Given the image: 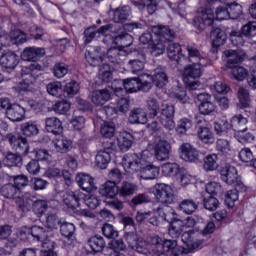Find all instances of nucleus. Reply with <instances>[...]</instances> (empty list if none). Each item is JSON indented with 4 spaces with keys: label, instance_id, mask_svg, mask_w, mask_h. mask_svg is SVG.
<instances>
[{
    "label": "nucleus",
    "instance_id": "f257e3e1",
    "mask_svg": "<svg viewBox=\"0 0 256 256\" xmlns=\"http://www.w3.org/2000/svg\"><path fill=\"white\" fill-rule=\"evenodd\" d=\"M97 35H102L104 37L103 43H111L112 46L107 50L106 54H99L98 56L87 50L85 58L88 63L92 65L91 61H94V63H102V65H107L108 63L121 65L122 61H125V58L129 55L127 48L133 45V36L123 33L121 30L113 32V25L108 24L101 26L98 30L96 27L87 28L84 31L85 43H90Z\"/></svg>",
    "mask_w": 256,
    "mask_h": 256
},
{
    "label": "nucleus",
    "instance_id": "f03ea898",
    "mask_svg": "<svg viewBox=\"0 0 256 256\" xmlns=\"http://www.w3.org/2000/svg\"><path fill=\"white\" fill-rule=\"evenodd\" d=\"M126 173H140L142 179L153 181L159 177L160 169L153 164V154L144 150L140 154H126L122 159Z\"/></svg>",
    "mask_w": 256,
    "mask_h": 256
},
{
    "label": "nucleus",
    "instance_id": "7ed1b4c3",
    "mask_svg": "<svg viewBox=\"0 0 256 256\" xmlns=\"http://www.w3.org/2000/svg\"><path fill=\"white\" fill-rule=\"evenodd\" d=\"M133 249H135L137 253H142V255H147V253L152 252L156 256L165 255V253H172L174 256H179L185 253V249L177 245L176 240L163 241L159 236H152L150 243L138 241L133 246Z\"/></svg>",
    "mask_w": 256,
    "mask_h": 256
},
{
    "label": "nucleus",
    "instance_id": "20e7f679",
    "mask_svg": "<svg viewBox=\"0 0 256 256\" xmlns=\"http://www.w3.org/2000/svg\"><path fill=\"white\" fill-rule=\"evenodd\" d=\"M151 31L156 40L153 39L151 32H145L140 36L139 41L143 45H149L152 49L151 54L154 57H159V55L165 53V43L175 39V31L164 25L152 26Z\"/></svg>",
    "mask_w": 256,
    "mask_h": 256
},
{
    "label": "nucleus",
    "instance_id": "39448f33",
    "mask_svg": "<svg viewBox=\"0 0 256 256\" xmlns=\"http://www.w3.org/2000/svg\"><path fill=\"white\" fill-rule=\"evenodd\" d=\"M27 41V34L13 26L10 34L5 33L0 29V65H17L19 63V56L17 54L4 50V47L9 45H22Z\"/></svg>",
    "mask_w": 256,
    "mask_h": 256
},
{
    "label": "nucleus",
    "instance_id": "423d86ee",
    "mask_svg": "<svg viewBox=\"0 0 256 256\" xmlns=\"http://www.w3.org/2000/svg\"><path fill=\"white\" fill-rule=\"evenodd\" d=\"M215 19L216 21H227L231 19L229 6H219L215 13H213V9L211 8L198 11L197 15L193 19V25L199 31H204V29H207V27H211V25H213V21H215Z\"/></svg>",
    "mask_w": 256,
    "mask_h": 256
},
{
    "label": "nucleus",
    "instance_id": "0eeeda50",
    "mask_svg": "<svg viewBox=\"0 0 256 256\" xmlns=\"http://www.w3.org/2000/svg\"><path fill=\"white\" fill-rule=\"evenodd\" d=\"M33 237L37 241H41L42 250L40 252L41 256H57L55 251V243L47 238V232L41 226H32L31 228L24 227L20 230V239L25 241Z\"/></svg>",
    "mask_w": 256,
    "mask_h": 256
},
{
    "label": "nucleus",
    "instance_id": "6e6552de",
    "mask_svg": "<svg viewBox=\"0 0 256 256\" xmlns=\"http://www.w3.org/2000/svg\"><path fill=\"white\" fill-rule=\"evenodd\" d=\"M133 75H138L140 78H127L123 80L124 89L127 93H137V91H151V82L145 79L143 74V66H134L132 68Z\"/></svg>",
    "mask_w": 256,
    "mask_h": 256
},
{
    "label": "nucleus",
    "instance_id": "1a4fd4ad",
    "mask_svg": "<svg viewBox=\"0 0 256 256\" xmlns=\"http://www.w3.org/2000/svg\"><path fill=\"white\" fill-rule=\"evenodd\" d=\"M197 225V222L194 220L193 217H188L185 224H183L185 230L184 233L181 236V239L183 243L186 245V247L190 250L193 249H199L201 245H203V241L201 239H197V235H199V232H195L193 230V227Z\"/></svg>",
    "mask_w": 256,
    "mask_h": 256
},
{
    "label": "nucleus",
    "instance_id": "9d476101",
    "mask_svg": "<svg viewBox=\"0 0 256 256\" xmlns=\"http://www.w3.org/2000/svg\"><path fill=\"white\" fill-rule=\"evenodd\" d=\"M158 215L164 220L170 223V227L168 233L172 239H177L183 233L185 226H183V221L175 220L177 217V213H175L174 209H169L167 213L163 212V209L158 208Z\"/></svg>",
    "mask_w": 256,
    "mask_h": 256
},
{
    "label": "nucleus",
    "instance_id": "9b49d317",
    "mask_svg": "<svg viewBox=\"0 0 256 256\" xmlns=\"http://www.w3.org/2000/svg\"><path fill=\"white\" fill-rule=\"evenodd\" d=\"M203 75V68L201 65H190L184 69L183 81L191 91H195L201 87V82L195 80Z\"/></svg>",
    "mask_w": 256,
    "mask_h": 256
},
{
    "label": "nucleus",
    "instance_id": "f8f14e48",
    "mask_svg": "<svg viewBox=\"0 0 256 256\" xmlns=\"http://www.w3.org/2000/svg\"><path fill=\"white\" fill-rule=\"evenodd\" d=\"M41 66L30 65L23 66L21 68V77L23 78L18 84L14 86V89L21 93V91H31L33 89V82L35 81V77L33 76V72L35 69H39Z\"/></svg>",
    "mask_w": 256,
    "mask_h": 256
},
{
    "label": "nucleus",
    "instance_id": "ddd939ff",
    "mask_svg": "<svg viewBox=\"0 0 256 256\" xmlns=\"http://www.w3.org/2000/svg\"><path fill=\"white\" fill-rule=\"evenodd\" d=\"M152 193L156 201L162 205H171L175 199V196L173 195V189L165 183L156 184L153 187Z\"/></svg>",
    "mask_w": 256,
    "mask_h": 256
},
{
    "label": "nucleus",
    "instance_id": "4468645a",
    "mask_svg": "<svg viewBox=\"0 0 256 256\" xmlns=\"http://www.w3.org/2000/svg\"><path fill=\"white\" fill-rule=\"evenodd\" d=\"M152 151L157 161H167L171 156V143L165 138L157 137L152 143Z\"/></svg>",
    "mask_w": 256,
    "mask_h": 256
},
{
    "label": "nucleus",
    "instance_id": "2eb2a0df",
    "mask_svg": "<svg viewBox=\"0 0 256 256\" xmlns=\"http://www.w3.org/2000/svg\"><path fill=\"white\" fill-rule=\"evenodd\" d=\"M173 117H175V107L167 103L162 104L158 120L168 131H173V129H175V120H173Z\"/></svg>",
    "mask_w": 256,
    "mask_h": 256
},
{
    "label": "nucleus",
    "instance_id": "dca6fc26",
    "mask_svg": "<svg viewBox=\"0 0 256 256\" xmlns=\"http://www.w3.org/2000/svg\"><path fill=\"white\" fill-rule=\"evenodd\" d=\"M113 149H115V144L107 141L103 144V149L97 152L95 161L99 169H107V165L111 163V153H113Z\"/></svg>",
    "mask_w": 256,
    "mask_h": 256
},
{
    "label": "nucleus",
    "instance_id": "f3484780",
    "mask_svg": "<svg viewBox=\"0 0 256 256\" xmlns=\"http://www.w3.org/2000/svg\"><path fill=\"white\" fill-rule=\"evenodd\" d=\"M6 139L9 141L12 149L19 155H27L29 153V142H27V138L19 134L8 133Z\"/></svg>",
    "mask_w": 256,
    "mask_h": 256
},
{
    "label": "nucleus",
    "instance_id": "a211bd4d",
    "mask_svg": "<svg viewBox=\"0 0 256 256\" xmlns=\"http://www.w3.org/2000/svg\"><path fill=\"white\" fill-rule=\"evenodd\" d=\"M0 193L2 197L6 199H16V203L19 207H27L29 201L21 198V191L13 184H6L1 187Z\"/></svg>",
    "mask_w": 256,
    "mask_h": 256
},
{
    "label": "nucleus",
    "instance_id": "6ab92c4d",
    "mask_svg": "<svg viewBox=\"0 0 256 256\" xmlns=\"http://www.w3.org/2000/svg\"><path fill=\"white\" fill-rule=\"evenodd\" d=\"M221 177L224 183L227 185H234L235 187H241V177H239V173L237 172V168L235 166H225L221 170Z\"/></svg>",
    "mask_w": 256,
    "mask_h": 256
},
{
    "label": "nucleus",
    "instance_id": "aec40b11",
    "mask_svg": "<svg viewBox=\"0 0 256 256\" xmlns=\"http://www.w3.org/2000/svg\"><path fill=\"white\" fill-rule=\"evenodd\" d=\"M247 55L243 50H225L222 54V59L227 65H239L243 63Z\"/></svg>",
    "mask_w": 256,
    "mask_h": 256
},
{
    "label": "nucleus",
    "instance_id": "412c9836",
    "mask_svg": "<svg viewBox=\"0 0 256 256\" xmlns=\"http://www.w3.org/2000/svg\"><path fill=\"white\" fill-rule=\"evenodd\" d=\"M197 99L199 101V112L201 115H211V113H215L217 106L211 102V96L207 93H200L197 95Z\"/></svg>",
    "mask_w": 256,
    "mask_h": 256
},
{
    "label": "nucleus",
    "instance_id": "4be33fe9",
    "mask_svg": "<svg viewBox=\"0 0 256 256\" xmlns=\"http://www.w3.org/2000/svg\"><path fill=\"white\" fill-rule=\"evenodd\" d=\"M76 183L82 191L86 193H92V191H97V186L95 185V178L86 173H79L76 176Z\"/></svg>",
    "mask_w": 256,
    "mask_h": 256
},
{
    "label": "nucleus",
    "instance_id": "5701e85b",
    "mask_svg": "<svg viewBox=\"0 0 256 256\" xmlns=\"http://www.w3.org/2000/svg\"><path fill=\"white\" fill-rule=\"evenodd\" d=\"M85 194H83V192L81 191H70V192H66L63 196H62V201L64 203V205H66V207H68V209H77V207H79L80 201L81 199H84Z\"/></svg>",
    "mask_w": 256,
    "mask_h": 256
},
{
    "label": "nucleus",
    "instance_id": "b1692460",
    "mask_svg": "<svg viewBox=\"0 0 256 256\" xmlns=\"http://www.w3.org/2000/svg\"><path fill=\"white\" fill-rule=\"evenodd\" d=\"M23 61H39L42 57H45V48L41 47H27L23 50L21 55Z\"/></svg>",
    "mask_w": 256,
    "mask_h": 256
},
{
    "label": "nucleus",
    "instance_id": "393cba45",
    "mask_svg": "<svg viewBox=\"0 0 256 256\" xmlns=\"http://www.w3.org/2000/svg\"><path fill=\"white\" fill-rule=\"evenodd\" d=\"M52 147L56 153H69L73 147V141L65 136H57L52 141Z\"/></svg>",
    "mask_w": 256,
    "mask_h": 256
},
{
    "label": "nucleus",
    "instance_id": "a878e982",
    "mask_svg": "<svg viewBox=\"0 0 256 256\" xmlns=\"http://www.w3.org/2000/svg\"><path fill=\"white\" fill-rule=\"evenodd\" d=\"M109 101H111V90L109 88L92 92V103L96 105V107H103V105Z\"/></svg>",
    "mask_w": 256,
    "mask_h": 256
},
{
    "label": "nucleus",
    "instance_id": "bb28decb",
    "mask_svg": "<svg viewBox=\"0 0 256 256\" xmlns=\"http://www.w3.org/2000/svg\"><path fill=\"white\" fill-rule=\"evenodd\" d=\"M211 38H212L211 51L212 53H217L221 45H225L227 41V34H225V31L221 30V28H215L211 32Z\"/></svg>",
    "mask_w": 256,
    "mask_h": 256
},
{
    "label": "nucleus",
    "instance_id": "cd10ccee",
    "mask_svg": "<svg viewBox=\"0 0 256 256\" xmlns=\"http://www.w3.org/2000/svg\"><path fill=\"white\" fill-rule=\"evenodd\" d=\"M209 5L219 1L220 3H224L226 7H228V11L230 13L231 19H239L241 15H243V6L237 2L229 3L231 0H207Z\"/></svg>",
    "mask_w": 256,
    "mask_h": 256
},
{
    "label": "nucleus",
    "instance_id": "c85d7f7f",
    "mask_svg": "<svg viewBox=\"0 0 256 256\" xmlns=\"http://www.w3.org/2000/svg\"><path fill=\"white\" fill-rule=\"evenodd\" d=\"M166 3L174 15H178L182 19L187 17V5L185 4V0H167Z\"/></svg>",
    "mask_w": 256,
    "mask_h": 256
},
{
    "label": "nucleus",
    "instance_id": "c756f323",
    "mask_svg": "<svg viewBox=\"0 0 256 256\" xmlns=\"http://www.w3.org/2000/svg\"><path fill=\"white\" fill-rule=\"evenodd\" d=\"M142 77L147 78L146 81H149L151 85L153 86V83L156 87H159L160 89L165 87L167 83H169V78L167 77V74L163 71L157 70L156 73L151 76L149 74H144Z\"/></svg>",
    "mask_w": 256,
    "mask_h": 256
},
{
    "label": "nucleus",
    "instance_id": "7c9ffc66",
    "mask_svg": "<svg viewBox=\"0 0 256 256\" xmlns=\"http://www.w3.org/2000/svg\"><path fill=\"white\" fill-rule=\"evenodd\" d=\"M247 123V118L238 114L231 118L230 127L235 131V135H239V133H245L247 131Z\"/></svg>",
    "mask_w": 256,
    "mask_h": 256
},
{
    "label": "nucleus",
    "instance_id": "2f4dec72",
    "mask_svg": "<svg viewBox=\"0 0 256 256\" xmlns=\"http://www.w3.org/2000/svg\"><path fill=\"white\" fill-rule=\"evenodd\" d=\"M6 117L13 123L23 121L25 119V108L19 104H12L6 113Z\"/></svg>",
    "mask_w": 256,
    "mask_h": 256
},
{
    "label": "nucleus",
    "instance_id": "473e14b6",
    "mask_svg": "<svg viewBox=\"0 0 256 256\" xmlns=\"http://www.w3.org/2000/svg\"><path fill=\"white\" fill-rule=\"evenodd\" d=\"M180 151L181 159L184 161H197V159H199V151L189 143L182 144Z\"/></svg>",
    "mask_w": 256,
    "mask_h": 256
},
{
    "label": "nucleus",
    "instance_id": "72a5a7b5",
    "mask_svg": "<svg viewBox=\"0 0 256 256\" xmlns=\"http://www.w3.org/2000/svg\"><path fill=\"white\" fill-rule=\"evenodd\" d=\"M159 1L161 0H140V2L132 1V4L136 6L139 11L146 9L149 15H153V13H155L159 7Z\"/></svg>",
    "mask_w": 256,
    "mask_h": 256
},
{
    "label": "nucleus",
    "instance_id": "f704fd0d",
    "mask_svg": "<svg viewBox=\"0 0 256 256\" xmlns=\"http://www.w3.org/2000/svg\"><path fill=\"white\" fill-rule=\"evenodd\" d=\"M128 121L132 125H145L147 123V112L142 108H135L130 112Z\"/></svg>",
    "mask_w": 256,
    "mask_h": 256
},
{
    "label": "nucleus",
    "instance_id": "c9c22d12",
    "mask_svg": "<svg viewBox=\"0 0 256 256\" xmlns=\"http://www.w3.org/2000/svg\"><path fill=\"white\" fill-rule=\"evenodd\" d=\"M45 127L48 133H53L54 135H59V133H63V124L61 120L57 117H49L45 120Z\"/></svg>",
    "mask_w": 256,
    "mask_h": 256
},
{
    "label": "nucleus",
    "instance_id": "e433bc0d",
    "mask_svg": "<svg viewBox=\"0 0 256 256\" xmlns=\"http://www.w3.org/2000/svg\"><path fill=\"white\" fill-rule=\"evenodd\" d=\"M112 21L114 23H125L129 17H131V7L129 6H122L117 8L113 12Z\"/></svg>",
    "mask_w": 256,
    "mask_h": 256
},
{
    "label": "nucleus",
    "instance_id": "4c0bfd02",
    "mask_svg": "<svg viewBox=\"0 0 256 256\" xmlns=\"http://www.w3.org/2000/svg\"><path fill=\"white\" fill-rule=\"evenodd\" d=\"M119 193V187L115 182H106L99 189V194L107 199H113Z\"/></svg>",
    "mask_w": 256,
    "mask_h": 256
},
{
    "label": "nucleus",
    "instance_id": "58836bf2",
    "mask_svg": "<svg viewBox=\"0 0 256 256\" xmlns=\"http://www.w3.org/2000/svg\"><path fill=\"white\" fill-rule=\"evenodd\" d=\"M167 55L171 59V61H176L179 63L181 59H185L183 55V49L179 43H171L167 48Z\"/></svg>",
    "mask_w": 256,
    "mask_h": 256
},
{
    "label": "nucleus",
    "instance_id": "ea45409f",
    "mask_svg": "<svg viewBox=\"0 0 256 256\" xmlns=\"http://www.w3.org/2000/svg\"><path fill=\"white\" fill-rule=\"evenodd\" d=\"M129 111V100L127 98H121L116 102V106L107 107L105 109L106 115H113V113H127Z\"/></svg>",
    "mask_w": 256,
    "mask_h": 256
},
{
    "label": "nucleus",
    "instance_id": "a19ab883",
    "mask_svg": "<svg viewBox=\"0 0 256 256\" xmlns=\"http://www.w3.org/2000/svg\"><path fill=\"white\" fill-rule=\"evenodd\" d=\"M133 145V135L124 132L118 137V147L122 153L127 152Z\"/></svg>",
    "mask_w": 256,
    "mask_h": 256
},
{
    "label": "nucleus",
    "instance_id": "79ce46f5",
    "mask_svg": "<svg viewBox=\"0 0 256 256\" xmlns=\"http://www.w3.org/2000/svg\"><path fill=\"white\" fill-rule=\"evenodd\" d=\"M198 137L206 145H213L215 143V135L208 127L199 128Z\"/></svg>",
    "mask_w": 256,
    "mask_h": 256
},
{
    "label": "nucleus",
    "instance_id": "37998d69",
    "mask_svg": "<svg viewBox=\"0 0 256 256\" xmlns=\"http://www.w3.org/2000/svg\"><path fill=\"white\" fill-rule=\"evenodd\" d=\"M88 245L90 247V249H92V251H94V253H101V251H103L105 249V239H103V237L101 236H92L89 240H88Z\"/></svg>",
    "mask_w": 256,
    "mask_h": 256
},
{
    "label": "nucleus",
    "instance_id": "c03bdc74",
    "mask_svg": "<svg viewBox=\"0 0 256 256\" xmlns=\"http://www.w3.org/2000/svg\"><path fill=\"white\" fill-rule=\"evenodd\" d=\"M21 130L23 135L26 137H35V135H39V126H37V123L33 121L21 124Z\"/></svg>",
    "mask_w": 256,
    "mask_h": 256
},
{
    "label": "nucleus",
    "instance_id": "a18cd8bd",
    "mask_svg": "<svg viewBox=\"0 0 256 256\" xmlns=\"http://www.w3.org/2000/svg\"><path fill=\"white\" fill-rule=\"evenodd\" d=\"M147 109L149 111V117H151V119H155V117L159 115L160 104H159V100H157V97L150 96L148 98Z\"/></svg>",
    "mask_w": 256,
    "mask_h": 256
},
{
    "label": "nucleus",
    "instance_id": "49530a36",
    "mask_svg": "<svg viewBox=\"0 0 256 256\" xmlns=\"http://www.w3.org/2000/svg\"><path fill=\"white\" fill-rule=\"evenodd\" d=\"M227 67L228 69H230L232 76L234 77V79H236V81H245L247 75L249 74L247 69H245V67L240 65L227 66Z\"/></svg>",
    "mask_w": 256,
    "mask_h": 256
},
{
    "label": "nucleus",
    "instance_id": "de8ad7c7",
    "mask_svg": "<svg viewBox=\"0 0 256 256\" xmlns=\"http://www.w3.org/2000/svg\"><path fill=\"white\" fill-rule=\"evenodd\" d=\"M59 225H61V220L59 219L57 214H47L46 220L44 222V226L46 227V229H48L49 231H55L59 229Z\"/></svg>",
    "mask_w": 256,
    "mask_h": 256
},
{
    "label": "nucleus",
    "instance_id": "09e8293b",
    "mask_svg": "<svg viewBox=\"0 0 256 256\" xmlns=\"http://www.w3.org/2000/svg\"><path fill=\"white\" fill-rule=\"evenodd\" d=\"M48 208L49 202L45 199H37L32 203V211L37 215V217H41Z\"/></svg>",
    "mask_w": 256,
    "mask_h": 256
},
{
    "label": "nucleus",
    "instance_id": "8fccbe9b",
    "mask_svg": "<svg viewBox=\"0 0 256 256\" xmlns=\"http://www.w3.org/2000/svg\"><path fill=\"white\" fill-rule=\"evenodd\" d=\"M238 105L240 109H245L251 103V98L249 97V90L247 88L240 87L238 89Z\"/></svg>",
    "mask_w": 256,
    "mask_h": 256
},
{
    "label": "nucleus",
    "instance_id": "3c124183",
    "mask_svg": "<svg viewBox=\"0 0 256 256\" xmlns=\"http://www.w3.org/2000/svg\"><path fill=\"white\" fill-rule=\"evenodd\" d=\"M191 127H193L191 119L184 117L177 122L176 132L179 135H185L187 131H190Z\"/></svg>",
    "mask_w": 256,
    "mask_h": 256
},
{
    "label": "nucleus",
    "instance_id": "603ef678",
    "mask_svg": "<svg viewBox=\"0 0 256 256\" xmlns=\"http://www.w3.org/2000/svg\"><path fill=\"white\" fill-rule=\"evenodd\" d=\"M217 154H209L204 158L203 168L205 171H215L219 164H217Z\"/></svg>",
    "mask_w": 256,
    "mask_h": 256
},
{
    "label": "nucleus",
    "instance_id": "864d4df0",
    "mask_svg": "<svg viewBox=\"0 0 256 256\" xmlns=\"http://www.w3.org/2000/svg\"><path fill=\"white\" fill-rule=\"evenodd\" d=\"M137 189V186L131 182H123L122 186L118 188V193L121 197H130Z\"/></svg>",
    "mask_w": 256,
    "mask_h": 256
},
{
    "label": "nucleus",
    "instance_id": "5fc2aeb1",
    "mask_svg": "<svg viewBox=\"0 0 256 256\" xmlns=\"http://www.w3.org/2000/svg\"><path fill=\"white\" fill-rule=\"evenodd\" d=\"M46 89L47 93L53 97H61V93H63V85L59 81L50 82L47 84Z\"/></svg>",
    "mask_w": 256,
    "mask_h": 256
},
{
    "label": "nucleus",
    "instance_id": "6e6d98bb",
    "mask_svg": "<svg viewBox=\"0 0 256 256\" xmlns=\"http://www.w3.org/2000/svg\"><path fill=\"white\" fill-rule=\"evenodd\" d=\"M162 173L166 177H175L179 173V164L177 163H165L162 165Z\"/></svg>",
    "mask_w": 256,
    "mask_h": 256
},
{
    "label": "nucleus",
    "instance_id": "4d7b16f0",
    "mask_svg": "<svg viewBox=\"0 0 256 256\" xmlns=\"http://www.w3.org/2000/svg\"><path fill=\"white\" fill-rule=\"evenodd\" d=\"M100 133L106 139H111L115 135V123L113 122H104L100 128Z\"/></svg>",
    "mask_w": 256,
    "mask_h": 256
},
{
    "label": "nucleus",
    "instance_id": "13d9d810",
    "mask_svg": "<svg viewBox=\"0 0 256 256\" xmlns=\"http://www.w3.org/2000/svg\"><path fill=\"white\" fill-rule=\"evenodd\" d=\"M180 209L183 213H186V215H191V213H195V211H197V203L189 199L183 200L180 203Z\"/></svg>",
    "mask_w": 256,
    "mask_h": 256
},
{
    "label": "nucleus",
    "instance_id": "bf43d9fd",
    "mask_svg": "<svg viewBox=\"0 0 256 256\" xmlns=\"http://www.w3.org/2000/svg\"><path fill=\"white\" fill-rule=\"evenodd\" d=\"M214 129L218 135H223V133L231 130V124L226 119H220L214 123Z\"/></svg>",
    "mask_w": 256,
    "mask_h": 256
},
{
    "label": "nucleus",
    "instance_id": "052dcab7",
    "mask_svg": "<svg viewBox=\"0 0 256 256\" xmlns=\"http://www.w3.org/2000/svg\"><path fill=\"white\" fill-rule=\"evenodd\" d=\"M203 205L204 209H207V211H216L219 207V200L211 195L205 196L203 199Z\"/></svg>",
    "mask_w": 256,
    "mask_h": 256
},
{
    "label": "nucleus",
    "instance_id": "680f3d73",
    "mask_svg": "<svg viewBox=\"0 0 256 256\" xmlns=\"http://www.w3.org/2000/svg\"><path fill=\"white\" fill-rule=\"evenodd\" d=\"M60 233L63 235V237H66L69 239V237H73V234L75 233V224L69 223V222H63L60 225Z\"/></svg>",
    "mask_w": 256,
    "mask_h": 256
},
{
    "label": "nucleus",
    "instance_id": "e2e57ef3",
    "mask_svg": "<svg viewBox=\"0 0 256 256\" xmlns=\"http://www.w3.org/2000/svg\"><path fill=\"white\" fill-rule=\"evenodd\" d=\"M242 35L244 37H256V21H251L242 26Z\"/></svg>",
    "mask_w": 256,
    "mask_h": 256
},
{
    "label": "nucleus",
    "instance_id": "0e129e2a",
    "mask_svg": "<svg viewBox=\"0 0 256 256\" xmlns=\"http://www.w3.org/2000/svg\"><path fill=\"white\" fill-rule=\"evenodd\" d=\"M5 163L8 167H21L23 159L17 154H8L5 158Z\"/></svg>",
    "mask_w": 256,
    "mask_h": 256
},
{
    "label": "nucleus",
    "instance_id": "69168bd1",
    "mask_svg": "<svg viewBox=\"0 0 256 256\" xmlns=\"http://www.w3.org/2000/svg\"><path fill=\"white\" fill-rule=\"evenodd\" d=\"M64 93H66L67 97H74L79 93V83L76 81H70L66 83L64 87Z\"/></svg>",
    "mask_w": 256,
    "mask_h": 256
},
{
    "label": "nucleus",
    "instance_id": "338daca9",
    "mask_svg": "<svg viewBox=\"0 0 256 256\" xmlns=\"http://www.w3.org/2000/svg\"><path fill=\"white\" fill-rule=\"evenodd\" d=\"M102 233H103L104 237H107V239H115V237L119 236V232H117V230H115L113 225H111L109 223H106L103 225Z\"/></svg>",
    "mask_w": 256,
    "mask_h": 256
},
{
    "label": "nucleus",
    "instance_id": "774afa93",
    "mask_svg": "<svg viewBox=\"0 0 256 256\" xmlns=\"http://www.w3.org/2000/svg\"><path fill=\"white\" fill-rule=\"evenodd\" d=\"M216 149L219 151V153H222V155H226V153L231 151V143L225 139H218L216 142Z\"/></svg>",
    "mask_w": 256,
    "mask_h": 256
}]
</instances>
